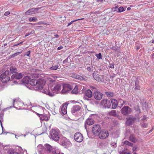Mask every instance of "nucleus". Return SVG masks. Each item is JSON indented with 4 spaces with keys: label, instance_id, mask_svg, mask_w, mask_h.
<instances>
[{
    "label": "nucleus",
    "instance_id": "39",
    "mask_svg": "<svg viewBox=\"0 0 154 154\" xmlns=\"http://www.w3.org/2000/svg\"><path fill=\"white\" fill-rule=\"evenodd\" d=\"M8 154H19L17 152H14V151L13 150L11 149L9 150L8 152Z\"/></svg>",
    "mask_w": 154,
    "mask_h": 154
},
{
    "label": "nucleus",
    "instance_id": "58",
    "mask_svg": "<svg viewBox=\"0 0 154 154\" xmlns=\"http://www.w3.org/2000/svg\"><path fill=\"white\" fill-rule=\"evenodd\" d=\"M63 48V47L62 46L59 47L57 48V49L58 50L62 49Z\"/></svg>",
    "mask_w": 154,
    "mask_h": 154
},
{
    "label": "nucleus",
    "instance_id": "41",
    "mask_svg": "<svg viewBox=\"0 0 154 154\" xmlns=\"http://www.w3.org/2000/svg\"><path fill=\"white\" fill-rule=\"evenodd\" d=\"M111 145L113 148H116L117 146V143L115 142H112L111 143Z\"/></svg>",
    "mask_w": 154,
    "mask_h": 154
},
{
    "label": "nucleus",
    "instance_id": "61",
    "mask_svg": "<svg viewBox=\"0 0 154 154\" xmlns=\"http://www.w3.org/2000/svg\"><path fill=\"white\" fill-rule=\"evenodd\" d=\"M84 108H85V109H87V105H84ZM87 109L88 111V109Z\"/></svg>",
    "mask_w": 154,
    "mask_h": 154
},
{
    "label": "nucleus",
    "instance_id": "2",
    "mask_svg": "<svg viewBox=\"0 0 154 154\" xmlns=\"http://www.w3.org/2000/svg\"><path fill=\"white\" fill-rule=\"evenodd\" d=\"M63 89L61 91L62 94L67 93L69 91H71L72 88V86L68 84H64L63 85Z\"/></svg>",
    "mask_w": 154,
    "mask_h": 154
},
{
    "label": "nucleus",
    "instance_id": "43",
    "mask_svg": "<svg viewBox=\"0 0 154 154\" xmlns=\"http://www.w3.org/2000/svg\"><path fill=\"white\" fill-rule=\"evenodd\" d=\"M34 31H32L30 32H29L28 33H26V35H25L24 37L25 38L26 37L29 36V35H31L32 34H33L34 33Z\"/></svg>",
    "mask_w": 154,
    "mask_h": 154
},
{
    "label": "nucleus",
    "instance_id": "7",
    "mask_svg": "<svg viewBox=\"0 0 154 154\" xmlns=\"http://www.w3.org/2000/svg\"><path fill=\"white\" fill-rule=\"evenodd\" d=\"M74 137L76 141L79 143L82 142L83 140V136L79 132L75 134Z\"/></svg>",
    "mask_w": 154,
    "mask_h": 154
},
{
    "label": "nucleus",
    "instance_id": "4",
    "mask_svg": "<svg viewBox=\"0 0 154 154\" xmlns=\"http://www.w3.org/2000/svg\"><path fill=\"white\" fill-rule=\"evenodd\" d=\"M100 104L103 107L105 108H109L111 106L110 101L106 99H105L101 100Z\"/></svg>",
    "mask_w": 154,
    "mask_h": 154
},
{
    "label": "nucleus",
    "instance_id": "50",
    "mask_svg": "<svg viewBox=\"0 0 154 154\" xmlns=\"http://www.w3.org/2000/svg\"><path fill=\"white\" fill-rule=\"evenodd\" d=\"M139 83V81L137 79L135 81V86H136V85H138V84Z\"/></svg>",
    "mask_w": 154,
    "mask_h": 154
},
{
    "label": "nucleus",
    "instance_id": "40",
    "mask_svg": "<svg viewBox=\"0 0 154 154\" xmlns=\"http://www.w3.org/2000/svg\"><path fill=\"white\" fill-rule=\"evenodd\" d=\"M95 55L98 59H102L101 54L100 53H99L98 54H96Z\"/></svg>",
    "mask_w": 154,
    "mask_h": 154
},
{
    "label": "nucleus",
    "instance_id": "3",
    "mask_svg": "<svg viewBox=\"0 0 154 154\" xmlns=\"http://www.w3.org/2000/svg\"><path fill=\"white\" fill-rule=\"evenodd\" d=\"M51 137L53 140L57 141L59 140L58 132L55 129H52L50 131Z\"/></svg>",
    "mask_w": 154,
    "mask_h": 154
},
{
    "label": "nucleus",
    "instance_id": "51",
    "mask_svg": "<svg viewBox=\"0 0 154 154\" xmlns=\"http://www.w3.org/2000/svg\"><path fill=\"white\" fill-rule=\"evenodd\" d=\"M16 102V99L13 100V104H12V107H14V103Z\"/></svg>",
    "mask_w": 154,
    "mask_h": 154
},
{
    "label": "nucleus",
    "instance_id": "57",
    "mask_svg": "<svg viewBox=\"0 0 154 154\" xmlns=\"http://www.w3.org/2000/svg\"><path fill=\"white\" fill-rule=\"evenodd\" d=\"M137 149V147H134L133 148V151H135Z\"/></svg>",
    "mask_w": 154,
    "mask_h": 154
},
{
    "label": "nucleus",
    "instance_id": "21",
    "mask_svg": "<svg viewBox=\"0 0 154 154\" xmlns=\"http://www.w3.org/2000/svg\"><path fill=\"white\" fill-rule=\"evenodd\" d=\"M85 96L88 98L91 97L92 96V93L90 89L87 90L85 93Z\"/></svg>",
    "mask_w": 154,
    "mask_h": 154
},
{
    "label": "nucleus",
    "instance_id": "11",
    "mask_svg": "<svg viewBox=\"0 0 154 154\" xmlns=\"http://www.w3.org/2000/svg\"><path fill=\"white\" fill-rule=\"evenodd\" d=\"M126 123L128 125H132L135 119L133 117L130 116L126 119Z\"/></svg>",
    "mask_w": 154,
    "mask_h": 154
},
{
    "label": "nucleus",
    "instance_id": "9",
    "mask_svg": "<svg viewBox=\"0 0 154 154\" xmlns=\"http://www.w3.org/2000/svg\"><path fill=\"white\" fill-rule=\"evenodd\" d=\"M93 95L94 98L96 100H100L102 99L103 94L100 92L95 91Z\"/></svg>",
    "mask_w": 154,
    "mask_h": 154
},
{
    "label": "nucleus",
    "instance_id": "28",
    "mask_svg": "<svg viewBox=\"0 0 154 154\" xmlns=\"http://www.w3.org/2000/svg\"><path fill=\"white\" fill-rule=\"evenodd\" d=\"M78 93V87L75 86L73 90L72 91V93L73 94H76Z\"/></svg>",
    "mask_w": 154,
    "mask_h": 154
},
{
    "label": "nucleus",
    "instance_id": "55",
    "mask_svg": "<svg viewBox=\"0 0 154 154\" xmlns=\"http://www.w3.org/2000/svg\"><path fill=\"white\" fill-rule=\"evenodd\" d=\"M30 53V51H28L27 52V54H26V55L28 56H29Z\"/></svg>",
    "mask_w": 154,
    "mask_h": 154
},
{
    "label": "nucleus",
    "instance_id": "56",
    "mask_svg": "<svg viewBox=\"0 0 154 154\" xmlns=\"http://www.w3.org/2000/svg\"><path fill=\"white\" fill-rule=\"evenodd\" d=\"M135 86V89H138V90H140V87H139V86H138V85H136V86Z\"/></svg>",
    "mask_w": 154,
    "mask_h": 154
},
{
    "label": "nucleus",
    "instance_id": "24",
    "mask_svg": "<svg viewBox=\"0 0 154 154\" xmlns=\"http://www.w3.org/2000/svg\"><path fill=\"white\" fill-rule=\"evenodd\" d=\"M46 149L49 152H52L53 150V148L51 146L48 144H46L45 145Z\"/></svg>",
    "mask_w": 154,
    "mask_h": 154
},
{
    "label": "nucleus",
    "instance_id": "54",
    "mask_svg": "<svg viewBox=\"0 0 154 154\" xmlns=\"http://www.w3.org/2000/svg\"><path fill=\"white\" fill-rule=\"evenodd\" d=\"M68 58H67L63 61V63H66V62H68Z\"/></svg>",
    "mask_w": 154,
    "mask_h": 154
},
{
    "label": "nucleus",
    "instance_id": "12",
    "mask_svg": "<svg viewBox=\"0 0 154 154\" xmlns=\"http://www.w3.org/2000/svg\"><path fill=\"white\" fill-rule=\"evenodd\" d=\"M39 9L38 8H31L27 11L25 12L26 15H29L30 14H33L37 13V11Z\"/></svg>",
    "mask_w": 154,
    "mask_h": 154
},
{
    "label": "nucleus",
    "instance_id": "42",
    "mask_svg": "<svg viewBox=\"0 0 154 154\" xmlns=\"http://www.w3.org/2000/svg\"><path fill=\"white\" fill-rule=\"evenodd\" d=\"M21 52H17L11 55V57H14L20 54Z\"/></svg>",
    "mask_w": 154,
    "mask_h": 154
},
{
    "label": "nucleus",
    "instance_id": "16",
    "mask_svg": "<svg viewBox=\"0 0 154 154\" xmlns=\"http://www.w3.org/2000/svg\"><path fill=\"white\" fill-rule=\"evenodd\" d=\"M81 107L77 105H75L72 108L71 111L72 112L73 114H74L75 113L79 111Z\"/></svg>",
    "mask_w": 154,
    "mask_h": 154
},
{
    "label": "nucleus",
    "instance_id": "17",
    "mask_svg": "<svg viewBox=\"0 0 154 154\" xmlns=\"http://www.w3.org/2000/svg\"><path fill=\"white\" fill-rule=\"evenodd\" d=\"M0 78L2 79V82L3 83H7L10 79V77L9 76H2V77H1L0 75Z\"/></svg>",
    "mask_w": 154,
    "mask_h": 154
},
{
    "label": "nucleus",
    "instance_id": "34",
    "mask_svg": "<svg viewBox=\"0 0 154 154\" xmlns=\"http://www.w3.org/2000/svg\"><path fill=\"white\" fill-rule=\"evenodd\" d=\"M58 66L55 65L50 67V69L52 70H56L58 69Z\"/></svg>",
    "mask_w": 154,
    "mask_h": 154
},
{
    "label": "nucleus",
    "instance_id": "35",
    "mask_svg": "<svg viewBox=\"0 0 154 154\" xmlns=\"http://www.w3.org/2000/svg\"><path fill=\"white\" fill-rule=\"evenodd\" d=\"M52 154H60L59 151L58 150H52Z\"/></svg>",
    "mask_w": 154,
    "mask_h": 154
},
{
    "label": "nucleus",
    "instance_id": "23",
    "mask_svg": "<svg viewBox=\"0 0 154 154\" xmlns=\"http://www.w3.org/2000/svg\"><path fill=\"white\" fill-rule=\"evenodd\" d=\"M9 70L11 73H15L17 72V69L16 68L13 66H11L9 68Z\"/></svg>",
    "mask_w": 154,
    "mask_h": 154
},
{
    "label": "nucleus",
    "instance_id": "38",
    "mask_svg": "<svg viewBox=\"0 0 154 154\" xmlns=\"http://www.w3.org/2000/svg\"><path fill=\"white\" fill-rule=\"evenodd\" d=\"M37 20V18L35 17H33V18H30L29 19V21L30 22H35Z\"/></svg>",
    "mask_w": 154,
    "mask_h": 154
},
{
    "label": "nucleus",
    "instance_id": "63",
    "mask_svg": "<svg viewBox=\"0 0 154 154\" xmlns=\"http://www.w3.org/2000/svg\"><path fill=\"white\" fill-rule=\"evenodd\" d=\"M84 19V18H81V19H77V20H77H77H83Z\"/></svg>",
    "mask_w": 154,
    "mask_h": 154
},
{
    "label": "nucleus",
    "instance_id": "19",
    "mask_svg": "<svg viewBox=\"0 0 154 154\" xmlns=\"http://www.w3.org/2000/svg\"><path fill=\"white\" fill-rule=\"evenodd\" d=\"M111 102L112 104V108L115 109L117 107L118 105V103L117 100L112 99L111 100Z\"/></svg>",
    "mask_w": 154,
    "mask_h": 154
},
{
    "label": "nucleus",
    "instance_id": "60",
    "mask_svg": "<svg viewBox=\"0 0 154 154\" xmlns=\"http://www.w3.org/2000/svg\"><path fill=\"white\" fill-rule=\"evenodd\" d=\"M126 101H123V103L122 104V106H123V105H124V104H125V103H126Z\"/></svg>",
    "mask_w": 154,
    "mask_h": 154
},
{
    "label": "nucleus",
    "instance_id": "18",
    "mask_svg": "<svg viewBox=\"0 0 154 154\" xmlns=\"http://www.w3.org/2000/svg\"><path fill=\"white\" fill-rule=\"evenodd\" d=\"M94 123V121L92 118H89L87 119L85 122V125L87 124L88 125H93Z\"/></svg>",
    "mask_w": 154,
    "mask_h": 154
},
{
    "label": "nucleus",
    "instance_id": "44",
    "mask_svg": "<svg viewBox=\"0 0 154 154\" xmlns=\"http://www.w3.org/2000/svg\"><path fill=\"white\" fill-rule=\"evenodd\" d=\"M142 106L143 109H146L147 107V105L146 103H144L142 104Z\"/></svg>",
    "mask_w": 154,
    "mask_h": 154
},
{
    "label": "nucleus",
    "instance_id": "36",
    "mask_svg": "<svg viewBox=\"0 0 154 154\" xmlns=\"http://www.w3.org/2000/svg\"><path fill=\"white\" fill-rule=\"evenodd\" d=\"M135 111L137 112V113H140L141 111L139 108V106L137 105L136 107H135Z\"/></svg>",
    "mask_w": 154,
    "mask_h": 154
},
{
    "label": "nucleus",
    "instance_id": "32",
    "mask_svg": "<svg viewBox=\"0 0 154 154\" xmlns=\"http://www.w3.org/2000/svg\"><path fill=\"white\" fill-rule=\"evenodd\" d=\"M10 71L9 70L5 71L3 74H2L1 75V77H2V76H7L9 74Z\"/></svg>",
    "mask_w": 154,
    "mask_h": 154
},
{
    "label": "nucleus",
    "instance_id": "29",
    "mask_svg": "<svg viewBox=\"0 0 154 154\" xmlns=\"http://www.w3.org/2000/svg\"><path fill=\"white\" fill-rule=\"evenodd\" d=\"M105 94L107 97H113L114 95L113 93L111 92H106Z\"/></svg>",
    "mask_w": 154,
    "mask_h": 154
},
{
    "label": "nucleus",
    "instance_id": "64",
    "mask_svg": "<svg viewBox=\"0 0 154 154\" xmlns=\"http://www.w3.org/2000/svg\"><path fill=\"white\" fill-rule=\"evenodd\" d=\"M110 67L111 68H114V65H111V66Z\"/></svg>",
    "mask_w": 154,
    "mask_h": 154
},
{
    "label": "nucleus",
    "instance_id": "22",
    "mask_svg": "<svg viewBox=\"0 0 154 154\" xmlns=\"http://www.w3.org/2000/svg\"><path fill=\"white\" fill-rule=\"evenodd\" d=\"M40 119L42 120L48 121L50 117L47 116L45 115H41L40 116Z\"/></svg>",
    "mask_w": 154,
    "mask_h": 154
},
{
    "label": "nucleus",
    "instance_id": "14",
    "mask_svg": "<svg viewBox=\"0 0 154 154\" xmlns=\"http://www.w3.org/2000/svg\"><path fill=\"white\" fill-rule=\"evenodd\" d=\"M67 104L66 103H64L63 105L60 108V112H62L63 114L65 115L67 113Z\"/></svg>",
    "mask_w": 154,
    "mask_h": 154
},
{
    "label": "nucleus",
    "instance_id": "49",
    "mask_svg": "<svg viewBox=\"0 0 154 154\" xmlns=\"http://www.w3.org/2000/svg\"><path fill=\"white\" fill-rule=\"evenodd\" d=\"M10 14V13L9 11H6L5 12L4 14V15L5 16L8 15Z\"/></svg>",
    "mask_w": 154,
    "mask_h": 154
},
{
    "label": "nucleus",
    "instance_id": "47",
    "mask_svg": "<svg viewBox=\"0 0 154 154\" xmlns=\"http://www.w3.org/2000/svg\"><path fill=\"white\" fill-rule=\"evenodd\" d=\"M146 119H147V117L146 116L144 115L143 116V118L141 120H142L143 121H146Z\"/></svg>",
    "mask_w": 154,
    "mask_h": 154
},
{
    "label": "nucleus",
    "instance_id": "8",
    "mask_svg": "<svg viewBox=\"0 0 154 154\" xmlns=\"http://www.w3.org/2000/svg\"><path fill=\"white\" fill-rule=\"evenodd\" d=\"M101 128L99 125H95L93 126L92 131L94 134H97L101 130Z\"/></svg>",
    "mask_w": 154,
    "mask_h": 154
},
{
    "label": "nucleus",
    "instance_id": "31",
    "mask_svg": "<svg viewBox=\"0 0 154 154\" xmlns=\"http://www.w3.org/2000/svg\"><path fill=\"white\" fill-rule=\"evenodd\" d=\"M110 115L115 116L116 115V112L115 110H112L109 112Z\"/></svg>",
    "mask_w": 154,
    "mask_h": 154
},
{
    "label": "nucleus",
    "instance_id": "6",
    "mask_svg": "<svg viewBox=\"0 0 154 154\" xmlns=\"http://www.w3.org/2000/svg\"><path fill=\"white\" fill-rule=\"evenodd\" d=\"M108 136L109 133L106 130H102L99 134V138L102 139L106 138Z\"/></svg>",
    "mask_w": 154,
    "mask_h": 154
},
{
    "label": "nucleus",
    "instance_id": "25",
    "mask_svg": "<svg viewBox=\"0 0 154 154\" xmlns=\"http://www.w3.org/2000/svg\"><path fill=\"white\" fill-rule=\"evenodd\" d=\"M129 139L131 141L134 143H135L137 141V140L134 137V135L133 134H131L130 136Z\"/></svg>",
    "mask_w": 154,
    "mask_h": 154
},
{
    "label": "nucleus",
    "instance_id": "46",
    "mask_svg": "<svg viewBox=\"0 0 154 154\" xmlns=\"http://www.w3.org/2000/svg\"><path fill=\"white\" fill-rule=\"evenodd\" d=\"M141 126L143 128H146L147 126V124L145 123H143L141 125Z\"/></svg>",
    "mask_w": 154,
    "mask_h": 154
},
{
    "label": "nucleus",
    "instance_id": "37",
    "mask_svg": "<svg viewBox=\"0 0 154 154\" xmlns=\"http://www.w3.org/2000/svg\"><path fill=\"white\" fill-rule=\"evenodd\" d=\"M124 11V8L123 7H120L118 9L117 12L120 13Z\"/></svg>",
    "mask_w": 154,
    "mask_h": 154
},
{
    "label": "nucleus",
    "instance_id": "48",
    "mask_svg": "<svg viewBox=\"0 0 154 154\" xmlns=\"http://www.w3.org/2000/svg\"><path fill=\"white\" fill-rule=\"evenodd\" d=\"M38 147L39 149H43L44 148V147L42 145H39L38 146Z\"/></svg>",
    "mask_w": 154,
    "mask_h": 154
},
{
    "label": "nucleus",
    "instance_id": "52",
    "mask_svg": "<svg viewBox=\"0 0 154 154\" xmlns=\"http://www.w3.org/2000/svg\"><path fill=\"white\" fill-rule=\"evenodd\" d=\"M87 69L89 71H91V68L90 67H88Z\"/></svg>",
    "mask_w": 154,
    "mask_h": 154
},
{
    "label": "nucleus",
    "instance_id": "10",
    "mask_svg": "<svg viewBox=\"0 0 154 154\" xmlns=\"http://www.w3.org/2000/svg\"><path fill=\"white\" fill-rule=\"evenodd\" d=\"M94 79L98 82H103L104 81V76L103 75H100L98 74L93 75Z\"/></svg>",
    "mask_w": 154,
    "mask_h": 154
},
{
    "label": "nucleus",
    "instance_id": "13",
    "mask_svg": "<svg viewBox=\"0 0 154 154\" xmlns=\"http://www.w3.org/2000/svg\"><path fill=\"white\" fill-rule=\"evenodd\" d=\"M22 77L23 75L21 73H18L17 72L13 74L11 76L12 79H20Z\"/></svg>",
    "mask_w": 154,
    "mask_h": 154
},
{
    "label": "nucleus",
    "instance_id": "30",
    "mask_svg": "<svg viewBox=\"0 0 154 154\" xmlns=\"http://www.w3.org/2000/svg\"><path fill=\"white\" fill-rule=\"evenodd\" d=\"M68 140L65 138H63L62 139V144L63 145H66L67 143Z\"/></svg>",
    "mask_w": 154,
    "mask_h": 154
},
{
    "label": "nucleus",
    "instance_id": "53",
    "mask_svg": "<svg viewBox=\"0 0 154 154\" xmlns=\"http://www.w3.org/2000/svg\"><path fill=\"white\" fill-rule=\"evenodd\" d=\"M120 153V154H129V153L126 152H121Z\"/></svg>",
    "mask_w": 154,
    "mask_h": 154
},
{
    "label": "nucleus",
    "instance_id": "15",
    "mask_svg": "<svg viewBox=\"0 0 154 154\" xmlns=\"http://www.w3.org/2000/svg\"><path fill=\"white\" fill-rule=\"evenodd\" d=\"M61 89V86L60 84H58L56 85L53 88V91L56 93H58Z\"/></svg>",
    "mask_w": 154,
    "mask_h": 154
},
{
    "label": "nucleus",
    "instance_id": "1",
    "mask_svg": "<svg viewBox=\"0 0 154 154\" xmlns=\"http://www.w3.org/2000/svg\"><path fill=\"white\" fill-rule=\"evenodd\" d=\"M43 81L41 79L36 80L35 79L31 80L29 82L30 84L32 86L36 85L38 89H42L43 88Z\"/></svg>",
    "mask_w": 154,
    "mask_h": 154
},
{
    "label": "nucleus",
    "instance_id": "27",
    "mask_svg": "<svg viewBox=\"0 0 154 154\" xmlns=\"http://www.w3.org/2000/svg\"><path fill=\"white\" fill-rule=\"evenodd\" d=\"M29 78L27 76H26L23 78L22 79V82L24 83L27 84L29 82Z\"/></svg>",
    "mask_w": 154,
    "mask_h": 154
},
{
    "label": "nucleus",
    "instance_id": "20",
    "mask_svg": "<svg viewBox=\"0 0 154 154\" xmlns=\"http://www.w3.org/2000/svg\"><path fill=\"white\" fill-rule=\"evenodd\" d=\"M44 93L48 95L49 96L52 97L54 95V93L52 91H51L49 89H48L47 90H44L43 92Z\"/></svg>",
    "mask_w": 154,
    "mask_h": 154
},
{
    "label": "nucleus",
    "instance_id": "45",
    "mask_svg": "<svg viewBox=\"0 0 154 154\" xmlns=\"http://www.w3.org/2000/svg\"><path fill=\"white\" fill-rule=\"evenodd\" d=\"M76 21H77V20H72V21H71V22L69 23L68 24V25H67V26L68 27L71 24H72V23H73L74 22H75Z\"/></svg>",
    "mask_w": 154,
    "mask_h": 154
},
{
    "label": "nucleus",
    "instance_id": "59",
    "mask_svg": "<svg viewBox=\"0 0 154 154\" xmlns=\"http://www.w3.org/2000/svg\"><path fill=\"white\" fill-rule=\"evenodd\" d=\"M151 57L153 59L154 58V53L151 54Z\"/></svg>",
    "mask_w": 154,
    "mask_h": 154
},
{
    "label": "nucleus",
    "instance_id": "62",
    "mask_svg": "<svg viewBox=\"0 0 154 154\" xmlns=\"http://www.w3.org/2000/svg\"><path fill=\"white\" fill-rule=\"evenodd\" d=\"M54 36L56 38H57L58 37H59V35H57V34H56V35H54Z\"/></svg>",
    "mask_w": 154,
    "mask_h": 154
},
{
    "label": "nucleus",
    "instance_id": "33",
    "mask_svg": "<svg viewBox=\"0 0 154 154\" xmlns=\"http://www.w3.org/2000/svg\"><path fill=\"white\" fill-rule=\"evenodd\" d=\"M124 144L126 145H128L130 146H132L133 144L131 143L130 142L128 141H125L124 142Z\"/></svg>",
    "mask_w": 154,
    "mask_h": 154
},
{
    "label": "nucleus",
    "instance_id": "26",
    "mask_svg": "<svg viewBox=\"0 0 154 154\" xmlns=\"http://www.w3.org/2000/svg\"><path fill=\"white\" fill-rule=\"evenodd\" d=\"M74 77L75 79L80 80H83L85 79L83 78L82 77L78 75H74Z\"/></svg>",
    "mask_w": 154,
    "mask_h": 154
},
{
    "label": "nucleus",
    "instance_id": "5",
    "mask_svg": "<svg viewBox=\"0 0 154 154\" xmlns=\"http://www.w3.org/2000/svg\"><path fill=\"white\" fill-rule=\"evenodd\" d=\"M121 113L125 116L130 114L131 112V109L128 106H124L121 110Z\"/></svg>",
    "mask_w": 154,
    "mask_h": 154
}]
</instances>
